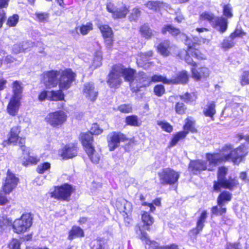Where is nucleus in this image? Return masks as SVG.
I'll return each mask as SVG.
<instances>
[{
	"mask_svg": "<svg viewBox=\"0 0 249 249\" xmlns=\"http://www.w3.org/2000/svg\"><path fill=\"white\" fill-rule=\"evenodd\" d=\"M152 55L153 52L152 51H148L145 53H139L137 58V63L141 67L146 68V67L144 66V63L147 62L149 60V57L152 56Z\"/></svg>",
	"mask_w": 249,
	"mask_h": 249,
	"instance_id": "nucleus-31",
	"label": "nucleus"
},
{
	"mask_svg": "<svg viewBox=\"0 0 249 249\" xmlns=\"http://www.w3.org/2000/svg\"><path fill=\"white\" fill-rule=\"evenodd\" d=\"M240 84L244 86L249 84V71H244L240 78Z\"/></svg>",
	"mask_w": 249,
	"mask_h": 249,
	"instance_id": "nucleus-52",
	"label": "nucleus"
},
{
	"mask_svg": "<svg viewBox=\"0 0 249 249\" xmlns=\"http://www.w3.org/2000/svg\"><path fill=\"white\" fill-rule=\"evenodd\" d=\"M18 21V16L17 14L10 17L7 20V24L11 27L16 26Z\"/></svg>",
	"mask_w": 249,
	"mask_h": 249,
	"instance_id": "nucleus-55",
	"label": "nucleus"
},
{
	"mask_svg": "<svg viewBox=\"0 0 249 249\" xmlns=\"http://www.w3.org/2000/svg\"><path fill=\"white\" fill-rule=\"evenodd\" d=\"M20 100L11 98L6 108L7 112L9 115L12 116L17 115L21 105Z\"/></svg>",
	"mask_w": 249,
	"mask_h": 249,
	"instance_id": "nucleus-19",
	"label": "nucleus"
},
{
	"mask_svg": "<svg viewBox=\"0 0 249 249\" xmlns=\"http://www.w3.org/2000/svg\"><path fill=\"white\" fill-rule=\"evenodd\" d=\"M145 5L150 9L157 11L160 10L161 7H163L164 6V4L160 1H149Z\"/></svg>",
	"mask_w": 249,
	"mask_h": 249,
	"instance_id": "nucleus-41",
	"label": "nucleus"
},
{
	"mask_svg": "<svg viewBox=\"0 0 249 249\" xmlns=\"http://www.w3.org/2000/svg\"><path fill=\"white\" fill-rule=\"evenodd\" d=\"M140 31L141 34L147 38L150 37L153 35L152 30L146 25L142 26Z\"/></svg>",
	"mask_w": 249,
	"mask_h": 249,
	"instance_id": "nucleus-53",
	"label": "nucleus"
},
{
	"mask_svg": "<svg viewBox=\"0 0 249 249\" xmlns=\"http://www.w3.org/2000/svg\"><path fill=\"white\" fill-rule=\"evenodd\" d=\"M203 112L205 116L210 117L212 120H214L213 116L216 113L215 102L212 101L208 102Z\"/></svg>",
	"mask_w": 249,
	"mask_h": 249,
	"instance_id": "nucleus-27",
	"label": "nucleus"
},
{
	"mask_svg": "<svg viewBox=\"0 0 249 249\" xmlns=\"http://www.w3.org/2000/svg\"><path fill=\"white\" fill-rule=\"evenodd\" d=\"M62 90L60 89L57 91H48V99L53 101L63 100L64 98V95Z\"/></svg>",
	"mask_w": 249,
	"mask_h": 249,
	"instance_id": "nucleus-33",
	"label": "nucleus"
},
{
	"mask_svg": "<svg viewBox=\"0 0 249 249\" xmlns=\"http://www.w3.org/2000/svg\"><path fill=\"white\" fill-rule=\"evenodd\" d=\"M191 71L193 77L197 81L209 76L210 73L209 69L204 66L197 69L192 68Z\"/></svg>",
	"mask_w": 249,
	"mask_h": 249,
	"instance_id": "nucleus-20",
	"label": "nucleus"
},
{
	"mask_svg": "<svg viewBox=\"0 0 249 249\" xmlns=\"http://www.w3.org/2000/svg\"><path fill=\"white\" fill-rule=\"evenodd\" d=\"M66 114L62 110L48 113L45 118V122L53 127H59L67 120Z\"/></svg>",
	"mask_w": 249,
	"mask_h": 249,
	"instance_id": "nucleus-6",
	"label": "nucleus"
},
{
	"mask_svg": "<svg viewBox=\"0 0 249 249\" xmlns=\"http://www.w3.org/2000/svg\"><path fill=\"white\" fill-rule=\"evenodd\" d=\"M161 32L163 34H165L167 32L170 33L173 36H176L180 33L178 29L174 27L171 25H165L162 29Z\"/></svg>",
	"mask_w": 249,
	"mask_h": 249,
	"instance_id": "nucleus-37",
	"label": "nucleus"
},
{
	"mask_svg": "<svg viewBox=\"0 0 249 249\" xmlns=\"http://www.w3.org/2000/svg\"><path fill=\"white\" fill-rule=\"evenodd\" d=\"M92 29V24L91 23H87L81 27L80 32L83 35H86Z\"/></svg>",
	"mask_w": 249,
	"mask_h": 249,
	"instance_id": "nucleus-57",
	"label": "nucleus"
},
{
	"mask_svg": "<svg viewBox=\"0 0 249 249\" xmlns=\"http://www.w3.org/2000/svg\"><path fill=\"white\" fill-rule=\"evenodd\" d=\"M150 81L154 82H162L165 84H170V81L167 79L165 77L161 75L155 74L150 78Z\"/></svg>",
	"mask_w": 249,
	"mask_h": 249,
	"instance_id": "nucleus-46",
	"label": "nucleus"
},
{
	"mask_svg": "<svg viewBox=\"0 0 249 249\" xmlns=\"http://www.w3.org/2000/svg\"><path fill=\"white\" fill-rule=\"evenodd\" d=\"M212 215H221L225 213L227 211V209L224 205H218L213 206L211 209Z\"/></svg>",
	"mask_w": 249,
	"mask_h": 249,
	"instance_id": "nucleus-38",
	"label": "nucleus"
},
{
	"mask_svg": "<svg viewBox=\"0 0 249 249\" xmlns=\"http://www.w3.org/2000/svg\"><path fill=\"white\" fill-rule=\"evenodd\" d=\"M244 35H245V33L244 32L242 29H236L235 31L230 35L229 38L234 39L236 37H240Z\"/></svg>",
	"mask_w": 249,
	"mask_h": 249,
	"instance_id": "nucleus-61",
	"label": "nucleus"
},
{
	"mask_svg": "<svg viewBox=\"0 0 249 249\" xmlns=\"http://www.w3.org/2000/svg\"><path fill=\"white\" fill-rule=\"evenodd\" d=\"M123 211L126 214H127L131 212L132 210V207L130 202L126 200H124L123 202ZM121 210H123V209Z\"/></svg>",
	"mask_w": 249,
	"mask_h": 249,
	"instance_id": "nucleus-64",
	"label": "nucleus"
},
{
	"mask_svg": "<svg viewBox=\"0 0 249 249\" xmlns=\"http://www.w3.org/2000/svg\"><path fill=\"white\" fill-rule=\"evenodd\" d=\"M34 45V43L31 41H27L23 43V44L22 45L21 48L20 49V50L18 51H16L15 50L16 48L17 47V45H15L14 46V52L16 53H18L19 52H21V51H25V50H27L28 48L33 47Z\"/></svg>",
	"mask_w": 249,
	"mask_h": 249,
	"instance_id": "nucleus-54",
	"label": "nucleus"
},
{
	"mask_svg": "<svg viewBox=\"0 0 249 249\" xmlns=\"http://www.w3.org/2000/svg\"><path fill=\"white\" fill-rule=\"evenodd\" d=\"M19 179L16 175L8 170L6 177L2 180V190L6 194H9L17 187Z\"/></svg>",
	"mask_w": 249,
	"mask_h": 249,
	"instance_id": "nucleus-7",
	"label": "nucleus"
},
{
	"mask_svg": "<svg viewBox=\"0 0 249 249\" xmlns=\"http://www.w3.org/2000/svg\"><path fill=\"white\" fill-rule=\"evenodd\" d=\"M72 187L68 184H64L60 187H55L54 190L51 192L52 197L62 200H68L72 192Z\"/></svg>",
	"mask_w": 249,
	"mask_h": 249,
	"instance_id": "nucleus-13",
	"label": "nucleus"
},
{
	"mask_svg": "<svg viewBox=\"0 0 249 249\" xmlns=\"http://www.w3.org/2000/svg\"><path fill=\"white\" fill-rule=\"evenodd\" d=\"M189 169L195 174L208 170L207 163L201 160L191 161L189 164Z\"/></svg>",
	"mask_w": 249,
	"mask_h": 249,
	"instance_id": "nucleus-21",
	"label": "nucleus"
},
{
	"mask_svg": "<svg viewBox=\"0 0 249 249\" xmlns=\"http://www.w3.org/2000/svg\"><path fill=\"white\" fill-rule=\"evenodd\" d=\"M126 140L125 136L120 132H113L107 137V142L109 151H113L120 145L121 142Z\"/></svg>",
	"mask_w": 249,
	"mask_h": 249,
	"instance_id": "nucleus-12",
	"label": "nucleus"
},
{
	"mask_svg": "<svg viewBox=\"0 0 249 249\" xmlns=\"http://www.w3.org/2000/svg\"><path fill=\"white\" fill-rule=\"evenodd\" d=\"M228 168L226 167H220L219 168L217 173V181H214V190L219 191L221 187L232 190L238 184L237 180L235 178H230L227 179L225 176L228 172Z\"/></svg>",
	"mask_w": 249,
	"mask_h": 249,
	"instance_id": "nucleus-3",
	"label": "nucleus"
},
{
	"mask_svg": "<svg viewBox=\"0 0 249 249\" xmlns=\"http://www.w3.org/2000/svg\"><path fill=\"white\" fill-rule=\"evenodd\" d=\"M107 11L112 14V17L114 18H122L126 17L129 12L128 9L125 5L117 7L111 2L107 4Z\"/></svg>",
	"mask_w": 249,
	"mask_h": 249,
	"instance_id": "nucleus-15",
	"label": "nucleus"
},
{
	"mask_svg": "<svg viewBox=\"0 0 249 249\" xmlns=\"http://www.w3.org/2000/svg\"><path fill=\"white\" fill-rule=\"evenodd\" d=\"M51 164L49 162H46L38 165L36 171L39 174H43L50 169Z\"/></svg>",
	"mask_w": 249,
	"mask_h": 249,
	"instance_id": "nucleus-49",
	"label": "nucleus"
},
{
	"mask_svg": "<svg viewBox=\"0 0 249 249\" xmlns=\"http://www.w3.org/2000/svg\"><path fill=\"white\" fill-rule=\"evenodd\" d=\"M100 30L102 33L103 36L104 37H109L113 36L112 31L111 29L107 25H103L99 26Z\"/></svg>",
	"mask_w": 249,
	"mask_h": 249,
	"instance_id": "nucleus-43",
	"label": "nucleus"
},
{
	"mask_svg": "<svg viewBox=\"0 0 249 249\" xmlns=\"http://www.w3.org/2000/svg\"><path fill=\"white\" fill-rule=\"evenodd\" d=\"M207 217V213L206 211L204 210L201 213L197 221L196 228L190 231V233L193 235H196L199 233L202 230L204 226V223L206 221Z\"/></svg>",
	"mask_w": 249,
	"mask_h": 249,
	"instance_id": "nucleus-25",
	"label": "nucleus"
},
{
	"mask_svg": "<svg viewBox=\"0 0 249 249\" xmlns=\"http://www.w3.org/2000/svg\"><path fill=\"white\" fill-rule=\"evenodd\" d=\"M33 217L30 213L23 214L13 223L14 231L17 233H24L28 231L32 225Z\"/></svg>",
	"mask_w": 249,
	"mask_h": 249,
	"instance_id": "nucleus-4",
	"label": "nucleus"
},
{
	"mask_svg": "<svg viewBox=\"0 0 249 249\" xmlns=\"http://www.w3.org/2000/svg\"><path fill=\"white\" fill-rule=\"evenodd\" d=\"M186 107L183 103L178 102L175 106V110L177 113L182 115L185 113Z\"/></svg>",
	"mask_w": 249,
	"mask_h": 249,
	"instance_id": "nucleus-50",
	"label": "nucleus"
},
{
	"mask_svg": "<svg viewBox=\"0 0 249 249\" xmlns=\"http://www.w3.org/2000/svg\"><path fill=\"white\" fill-rule=\"evenodd\" d=\"M154 92L157 96H161L165 92L164 87L162 85H157L154 88Z\"/></svg>",
	"mask_w": 249,
	"mask_h": 249,
	"instance_id": "nucleus-56",
	"label": "nucleus"
},
{
	"mask_svg": "<svg viewBox=\"0 0 249 249\" xmlns=\"http://www.w3.org/2000/svg\"><path fill=\"white\" fill-rule=\"evenodd\" d=\"M132 107L130 105H121L118 107V110L122 113H130L132 111Z\"/></svg>",
	"mask_w": 249,
	"mask_h": 249,
	"instance_id": "nucleus-60",
	"label": "nucleus"
},
{
	"mask_svg": "<svg viewBox=\"0 0 249 249\" xmlns=\"http://www.w3.org/2000/svg\"><path fill=\"white\" fill-rule=\"evenodd\" d=\"M86 154L89 158L90 160L94 164H98L101 158V152L100 150H97L94 146L87 148L85 150Z\"/></svg>",
	"mask_w": 249,
	"mask_h": 249,
	"instance_id": "nucleus-23",
	"label": "nucleus"
},
{
	"mask_svg": "<svg viewBox=\"0 0 249 249\" xmlns=\"http://www.w3.org/2000/svg\"><path fill=\"white\" fill-rule=\"evenodd\" d=\"M83 93L88 99L91 101H95L98 96V91L92 82L85 84L83 88Z\"/></svg>",
	"mask_w": 249,
	"mask_h": 249,
	"instance_id": "nucleus-17",
	"label": "nucleus"
},
{
	"mask_svg": "<svg viewBox=\"0 0 249 249\" xmlns=\"http://www.w3.org/2000/svg\"><path fill=\"white\" fill-rule=\"evenodd\" d=\"M134 73L133 69L125 68L121 65L114 66L108 75L107 83L111 88H118L122 82V76L125 81H131Z\"/></svg>",
	"mask_w": 249,
	"mask_h": 249,
	"instance_id": "nucleus-1",
	"label": "nucleus"
},
{
	"mask_svg": "<svg viewBox=\"0 0 249 249\" xmlns=\"http://www.w3.org/2000/svg\"><path fill=\"white\" fill-rule=\"evenodd\" d=\"M58 155L62 159L72 158L77 155L76 148L73 146H66L64 148L60 150Z\"/></svg>",
	"mask_w": 249,
	"mask_h": 249,
	"instance_id": "nucleus-24",
	"label": "nucleus"
},
{
	"mask_svg": "<svg viewBox=\"0 0 249 249\" xmlns=\"http://www.w3.org/2000/svg\"><path fill=\"white\" fill-rule=\"evenodd\" d=\"M103 129L100 128L99 125L96 123L92 124L90 131H89L91 135H99L103 132Z\"/></svg>",
	"mask_w": 249,
	"mask_h": 249,
	"instance_id": "nucleus-58",
	"label": "nucleus"
},
{
	"mask_svg": "<svg viewBox=\"0 0 249 249\" xmlns=\"http://www.w3.org/2000/svg\"><path fill=\"white\" fill-rule=\"evenodd\" d=\"M214 16L212 13L204 12L202 13L200 16V19L202 20H208L211 24H213V19H214Z\"/></svg>",
	"mask_w": 249,
	"mask_h": 249,
	"instance_id": "nucleus-51",
	"label": "nucleus"
},
{
	"mask_svg": "<svg viewBox=\"0 0 249 249\" xmlns=\"http://www.w3.org/2000/svg\"><path fill=\"white\" fill-rule=\"evenodd\" d=\"M20 132V127L18 126L13 127L11 128L10 135L8 138V142L14 145H18L22 151H27L29 154V148L24 146L25 139L19 136Z\"/></svg>",
	"mask_w": 249,
	"mask_h": 249,
	"instance_id": "nucleus-10",
	"label": "nucleus"
},
{
	"mask_svg": "<svg viewBox=\"0 0 249 249\" xmlns=\"http://www.w3.org/2000/svg\"><path fill=\"white\" fill-rule=\"evenodd\" d=\"M60 71L61 74L59 76L58 83L59 88L61 90L67 89L71 87L72 82L74 81L76 74L70 69Z\"/></svg>",
	"mask_w": 249,
	"mask_h": 249,
	"instance_id": "nucleus-9",
	"label": "nucleus"
},
{
	"mask_svg": "<svg viewBox=\"0 0 249 249\" xmlns=\"http://www.w3.org/2000/svg\"><path fill=\"white\" fill-rule=\"evenodd\" d=\"M183 36L185 38V43L188 47V53L197 59H206V55L201 53L199 50L196 49L193 47L194 43H192L191 40L189 39L188 36L185 35H183Z\"/></svg>",
	"mask_w": 249,
	"mask_h": 249,
	"instance_id": "nucleus-18",
	"label": "nucleus"
},
{
	"mask_svg": "<svg viewBox=\"0 0 249 249\" xmlns=\"http://www.w3.org/2000/svg\"><path fill=\"white\" fill-rule=\"evenodd\" d=\"M233 39L229 38L225 39L223 40L222 44V48L225 49H229L234 45V42H233Z\"/></svg>",
	"mask_w": 249,
	"mask_h": 249,
	"instance_id": "nucleus-63",
	"label": "nucleus"
},
{
	"mask_svg": "<svg viewBox=\"0 0 249 249\" xmlns=\"http://www.w3.org/2000/svg\"><path fill=\"white\" fill-rule=\"evenodd\" d=\"M140 232V238L146 245H149L152 249H178V246L175 244L170 246H159L158 243L154 241H151L149 239L147 234L145 232L142 231L141 230Z\"/></svg>",
	"mask_w": 249,
	"mask_h": 249,
	"instance_id": "nucleus-16",
	"label": "nucleus"
},
{
	"mask_svg": "<svg viewBox=\"0 0 249 249\" xmlns=\"http://www.w3.org/2000/svg\"><path fill=\"white\" fill-rule=\"evenodd\" d=\"M126 123L128 125L138 126L141 123L138 121V117L136 116L131 115L126 118Z\"/></svg>",
	"mask_w": 249,
	"mask_h": 249,
	"instance_id": "nucleus-42",
	"label": "nucleus"
},
{
	"mask_svg": "<svg viewBox=\"0 0 249 249\" xmlns=\"http://www.w3.org/2000/svg\"><path fill=\"white\" fill-rule=\"evenodd\" d=\"M208 170L213 171L214 169L217 164L221 162L227 161L226 160V153L222 151L217 153H208L206 154Z\"/></svg>",
	"mask_w": 249,
	"mask_h": 249,
	"instance_id": "nucleus-11",
	"label": "nucleus"
},
{
	"mask_svg": "<svg viewBox=\"0 0 249 249\" xmlns=\"http://www.w3.org/2000/svg\"><path fill=\"white\" fill-rule=\"evenodd\" d=\"M190 54H191L188 53V50H183L180 52L178 55L181 59H184L186 63L192 65L193 66H195L196 63L194 62L193 59L190 56Z\"/></svg>",
	"mask_w": 249,
	"mask_h": 249,
	"instance_id": "nucleus-40",
	"label": "nucleus"
},
{
	"mask_svg": "<svg viewBox=\"0 0 249 249\" xmlns=\"http://www.w3.org/2000/svg\"><path fill=\"white\" fill-rule=\"evenodd\" d=\"M61 71H50L44 73L43 81L47 88L56 87L58 85Z\"/></svg>",
	"mask_w": 249,
	"mask_h": 249,
	"instance_id": "nucleus-14",
	"label": "nucleus"
},
{
	"mask_svg": "<svg viewBox=\"0 0 249 249\" xmlns=\"http://www.w3.org/2000/svg\"><path fill=\"white\" fill-rule=\"evenodd\" d=\"M30 150L29 148V154L27 151H23V154L26 155L28 157V162L32 164H36L39 160V159L36 157H34L30 155Z\"/></svg>",
	"mask_w": 249,
	"mask_h": 249,
	"instance_id": "nucleus-59",
	"label": "nucleus"
},
{
	"mask_svg": "<svg viewBox=\"0 0 249 249\" xmlns=\"http://www.w3.org/2000/svg\"><path fill=\"white\" fill-rule=\"evenodd\" d=\"M81 141L84 150L87 149V148L94 146L93 144V138L89 131L81 134Z\"/></svg>",
	"mask_w": 249,
	"mask_h": 249,
	"instance_id": "nucleus-26",
	"label": "nucleus"
},
{
	"mask_svg": "<svg viewBox=\"0 0 249 249\" xmlns=\"http://www.w3.org/2000/svg\"><path fill=\"white\" fill-rule=\"evenodd\" d=\"M180 97L182 100L186 103L192 102L194 101L196 98L195 93H188L187 92L183 95H180Z\"/></svg>",
	"mask_w": 249,
	"mask_h": 249,
	"instance_id": "nucleus-47",
	"label": "nucleus"
},
{
	"mask_svg": "<svg viewBox=\"0 0 249 249\" xmlns=\"http://www.w3.org/2000/svg\"><path fill=\"white\" fill-rule=\"evenodd\" d=\"M188 80V75L187 71H183L179 72L177 77L175 78L170 79V83L174 84H185L187 83Z\"/></svg>",
	"mask_w": 249,
	"mask_h": 249,
	"instance_id": "nucleus-30",
	"label": "nucleus"
},
{
	"mask_svg": "<svg viewBox=\"0 0 249 249\" xmlns=\"http://www.w3.org/2000/svg\"><path fill=\"white\" fill-rule=\"evenodd\" d=\"M142 220L144 225L146 226V229L149 230V226L152 225L154 221V218L148 213L143 212L142 214Z\"/></svg>",
	"mask_w": 249,
	"mask_h": 249,
	"instance_id": "nucleus-34",
	"label": "nucleus"
},
{
	"mask_svg": "<svg viewBox=\"0 0 249 249\" xmlns=\"http://www.w3.org/2000/svg\"><path fill=\"white\" fill-rule=\"evenodd\" d=\"M130 82V86L134 92H137L142 88L148 87L151 83L150 78L144 72L142 71L135 77L132 78Z\"/></svg>",
	"mask_w": 249,
	"mask_h": 249,
	"instance_id": "nucleus-8",
	"label": "nucleus"
},
{
	"mask_svg": "<svg viewBox=\"0 0 249 249\" xmlns=\"http://www.w3.org/2000/svg\"><path fill=\"white\" fill-rule=\"evenodd\" d=\"M239 140L244 139L247 143L242 144L238 148L232 149L231 145H226L223 147V151L226 153V160H231L234 163L240 162L249 151V135L238 134Z\"/></svg>",
	"mask_w": 249,
	"mask_h": 249,
	"instance_id": "nucleus-2",
	"label": "nucleus"
},
{
	"mask_svg": "<svg viewBox=\"0 0 249 249\" xmlns=\"http://www.w3.org/2000/svg\"><path fill=\"white\" fill-rule=\"evenodd\" d=\"M92 249H107L103 241L100 239L93 240L91 243Z\"/></svg>",
	"mask_w": 249,
	"mask_h": 249,
	"instance_id": "nucleus-45",
	"label": "nucleus"
},
{
	"mask_svg": "<svg viewBox=\"0 0 249 249\" xmlns=\"http://www.w3.org/2000/svg\"><path fill=\"white\" fill-rule=\"evenodd\" d=\"M23 87L21 83L18 81H15L13 83L12 98L21 99L22 97V93Z\"/></svg>",
	"mask_w": 249,
	"mask_h": 249,
	"instance_id": "nucleus-28",
	"label": "nucleus"
},
{
	"mask_svg": "<svg viewBox=\"0 0 249 249\" xmlns=\"http://www.w3.org/2000/svg\"><path fill=\"white\" fill-rule=\"evenodd\" d=\"M170 42L168 40L160 43L157 47L158 52L164 56H167L170 54Z\"/></svg>",
	"mask_w": 249,
	"mask_h": 249,
	"instance_id": "nucleus-29",
	"label": "nucleus"
},
{
	"mask_svg": "<svg viewBox=\"0 0 249 249\" xmlns=\"http://www.w3.org/2000/svg\"><path fill=\"white\" fill-rule=\"evenodd\" d=\"M188 134V131H180L175 134L171 141L170 142V146L173 147L176 145V144L180 140L183 139L185 138L186 135Z\"/></svg>",
	"mask_w": 249,
	"mask_h": 249,
	"instance_id": "nucleus-35",
	"label": "nucleus"
},
{
	"mask_svg": "<svg viewBox=\"0 0 249 249\" xmlns=\"http://www.w3.org/2000/svg\"><path fill=\"white\" fill-rule=\"evenodd\" d=\"M232 8L230 4L224 5L223 7V14L228 18H231L233 17Z\"/></svg>",
	"mask_w": 249,
	"mask_h": 249,
	"instance_id": "nucleus-44",
	"label": "nucleus"
},
{
	"mask_svg": "<svg viewBox=\"0 0 249 249\" xmlns=\"http://www.w3.org/2000/svg\"><path fill=\"white\" fill-rule=\"evenodd\" d=\"M195 122L193 120H191L190 118H187L185 120V124L183 126L184 130L183 131H188V133L189 131L192 133L196 132L197 130L195 127Z\"/></svg>",
	"mask_w": 249,
	"mask_h": 249,
	"instance_id": "nucleus-39",
	"label": "nucleus"
},
{
	"mask_svg": "<svg viewBox=\"0 0 249 249\" xmlns=\"http://www.w3.org/2000/svg\"><path fill=\"white\" fill-rule=\"evenodd\" d=\"M158 175L161 184L172 185L178 182L180 173L172 168H166L159 172Z\"/></svg>",
	"mask_w": 249,
	"mask_h": 249,
	"instance_id": "nucleus-5",
	"label": "nucleus"
},
{
	"mask_svg": "<svg viewBox=\"0 0 249 249\" xmlns=\"http://www.w3.org/2000/svg\"><path fill=\"white\" fill-rule=\"evenodd\" d=\"M102 53L100 51L95 53L92 63L90 67L92 69H95L102 65Z\"/></svg>",
	"mask_w": 249,
	"mask_h": 249,
	"instance_id": "nucleus-36",
	"label": "nucleus"
},
{
	"mask_svg": "<svg viewBox=\"0 0 249 249\" xmlns=\"http://www.w3.org/2000/svg\"><path fill=\"white\" fill-rule=\"evenodd\" d=\"M231 198V194L228 191L222 192L217 197V204L218 205H224L230 201Z\"/></svg>",
	"mask_w": 249,
	"mask_h": 249,
	"instance_id": "nucleus-32",
	"label": "nucleus"
},
{
	"mask_svg": "<svg viewBox=\"0 0 249 249\" xmlns=\"http://www.w3.org/2000/svg\"><path fill=\"white\" fill-rule=\"evenodd\" d=\"M157 124L165 131L170 133L173 131V126L166 122L159 121Z\"/></svg>",
	"mask_w": 249,
	"mask_h": 249,
	"instance_id": "nucleus-48",
	"label": "nucleus"
},
{
	"mask_svg": "<svg viewBox=\"0 0 249 249\" xmlns=\"http://www.w3.org/2000/svg\"><path fill=\"white\" fill-rule=\"evenodd\" d=\"M36 15L38 21L41 22H45L47 21L49 15L46 13H36Z\"/></svg>",
	"mask_w": 249,
	"mask_h": 249,
	"instance_id": "nucleus-62",
	"label": "nucleus"
},
{
	"mask_svg": "<svg viewBox=\"0 0 249 249\" xmlns=\"http://www.w3.org/2000/svg\"><path fill=\"white\" fill-rule=\"evenodd\" d=\"M228 21L223 17H216L213 19L212 25L221 33H224L227 29Z\"/></svg>",
	"mask_w": 249,
	"mask_h": 249,
	"instance_id": "nucleus-22",
	"label": "nucleus"
}]
</instances>
